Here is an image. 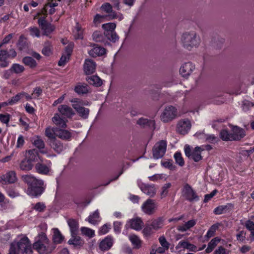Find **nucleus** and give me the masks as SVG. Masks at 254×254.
<instances>
[{"instance_id":"c9c22d12","label":"nucleus","mask_w":254,"mask_h":254,"mask_svg":"<svg viewBox=\"0 0 254 254\" xmlns=\"http://www.w3.org/2000/svg\"><path fill=\"white\" fill-rule=\"evenodd\" d=\"M225 42V39L219 36L214 37L211 41V44L214 47L219 49L221 48Z\"/></svg>"},{"instance_id":"ea45409f","label":"nucleus","mask_w":254,"mask_h":254,"mask_svg":"<svg viewBox=\"0 0 254 254\" xmlns=\"http://www.w3.org/2000/svg\"><path fill=\"white\" fill-rule=\"evenodd\" d=\"M22 62L25 65L29 66L31 68H33L37 66V63L33 58L31 57H25L23 58Z\"/></svg>"},{"instance_id":"dca6fc26","label":"nucleus","mask_w":254,"mask_h":254,"mask_svg":"<svg viewBox=\"0 0 254 254\" xmlns=\"http://www.w3.org/2000/svg\"><path fill=\"white\" fill-rule=\"evenodd\" d=\"M232 136L233 140H240L245 135V130L238 126H232Z\"/></svg>"},{"instance_id":"49530a36","label":"nucleus","mask_w":254,"mask_h":254,"mask_svg":"<svg viewBox=\"0 0 254 254\" xmlns=\"http://www.w3.org/2000/svg\"><path fill=\"white\" fill-rule=\"evenodd\" d=\"M220 239L218 237H215L208 243V247L207 249L205 250V251L207 253H211L214 248L217 245V243L220 242Z\"/></svg>"},{"instance_id":"6e6552de","label":"nucleus","mask_w":254,"mask_h":254,"mask_svg":"<svg viewBox=\"0 0 254 254\" xmlns=\"http://www.w3.org/2000/svg\"><path fill=\"white\" fill-rule=\"evenodd\" d=\"M158 209V203L154 199L150 198L145 201L141 206L142 211L146 214L152 215L154 214Z\"/></svg>"},{"instance_id":"e433bc0d","label":"nucleus","mask_w":254,"mask_h":254,"mask_svg":"<svg viewBox=\"0 0 254 254\" xmlns=\"http://www.w3.org/2000/svg\"><path fill=\"white\" fill-rule=\"evenodd\" d=\"M33 165L26 158L23 159L19 164V168L23 171H30L33 168Z\"/></svg>"},{"instance_id":"39448f33","label":"nucleus","mask_w":254,"mask_h":254,"mask_svg":"<svg viewBox=\"0 0 254 254\" xmlns=\"http://www.w3.org/2000/svg\"><path fill=\"white\" fill-rule=\"evenodd\" d=\"M177 115V110L173 106L166 107L160 116V120L164 123L174 120Z\"/></svg>"},{"instance_id":"8fccbe9b","label":"nucleus","mask_w":254,"mask_h":254,"mask_svg":"<svg viewBox=\"0 0 254 254\" xmlns=\"http://www.w3.org/2000/svg\"><path fill=\"white\" fill-rule=\"evenodd\" d=\"M232 133H229L228 130L223 129L220 132V137L224 141H232Z\"/></svg>"},{"instance_id":"1a4fd4ad","label":"nucleus","mask_w":254,"mask_h":254,"mask_svg":"<svg viewBox=\"0 0 254 254\" xmlns=\"http://www.w3.org/2000/svg\"><path fill=\"white\" fill-rule=\"evenodd\" d=\"M182 195L187 200L190 202L197 201L199 196L192 187L188 184H186L182 190Z\"/></svg>"},{"instance_id":"13d9d810","label":"nucleus","mask_w":254,"mask_h":254,"mask_svg":"<svg viewBox=\"0 0 254 254\" xmlns=\"http://www.w3.org/2000/svg\"><path fill=\"white\" fill-rule=\"evenodd\" d=\"M161 165L165 168H168L171 170H174L176 168V166L172 163V160L162 161H161Z\"/></svg>"},{"instance_id":"2eb2a0df","label":"nucleus","mask_w":254,"mask_h":254,"mask_svg":"<svg viewBox=\"0 0 254 254\" xmlns=\"http://www.w3.org/2000/svg\"><path fill=\"white\" fill-rule=\"evenodd\" d=\"M136 124L141 127L147 128L150 130H154L155 128V123L154 120H149L147 118H140L136 122Z\"/></svg>"},{"instance_id":"338daca9","label":"nucleus","mask_w":254,"mask_h":254,"mask_svg":"<svg viewBox=\"0 0 254 254\" xmlns=\"http://www.w3.org/2000/svg\"><path fill=\"white\" fill-rule=\"evenodd\" d=\"M8 195L11 197H15L19 195V193L14 188H9L7 190Z\"/></svg>"},{"instance_id":"c85d7f7f","label":"nucleus","mask_w":254,"mask_h":254,"mask_svg":"<svg viewBox=\"0 0 254 254\" xmlns=\"http://www.w3.org/2000/svg\"><path fill=\"white\" fill-rule=\"evenodd\" d=\"M183 248L184 249H187L190 251L196 252L197 251V247L195 245L190 243L188 241H181L179 243L178 245L176 247L177 250Z\"/></svg>"},{"instance_id":"bf43d9fd","label":"nucleus","mask_w":254,"mask_h":254,"mask_svg":"<svg viewBox=\"0 0 254 254\" xmlns=\"http://www.w3.org/2000/svg\"><path fill=\"white\" fill-rule=\"evenodd\" d=\"M245 226L247 229L250 230L251 232V235L254 239V223L249 220L246 221Z\"/></svg>"},{"instance_id":"423d86ee","label":"nucleus","mask_w":254,"mask_h":254,"mask_svg":"<svg viewBox=\"0 0 254 254\" xmlns=\"http://www.w3.org/2000/svg\"><path fill=\"white\" fill-rule=\"evenodd\" d=\"M167 148V142L162 140L155 144L152 148L153 157L154 159L161 158L164 155Z\"/></svg>"},{"instance_id":"6e6d98bb","label":"nucleus","mask_w":254,"mask_h":254,"mask_svg":"<svg viewBox=\"0 0 254 254\" xmlns=\"http://www.w3.org/2000/svg\"><path fill=\"white\" fill-rule=\"evenodd\" d=\"M99 218V213L98 210H96L94 213L90 215L88 217V222L92 224H95L97 223V220L96 219H98Z\"/></svg>"},{"instance_id":"f8f14e48","label":"nucleus","mask_w":254,"mask_h":254,"mask_svg":"<svg viewBox=\"0 0 254 254\" xmlns=\"http://www.w3.org/2000/svg\"><path fill=\"white\" fill-rule=\"evenodd\" d=\"M45 19L46 17H40L38 20V23L43 31L44 34L48 36L55 30V28L54 25L49 23Z\"/></svg>"},{"instance_id":"774afa93","label":"nucleus","mask_w":254,"mask_h":254,"mask_svg":"<svg viewBox=\"0 0 254 254\" xmlns=\"http://www.w3.org/2000/svg\"><path fill=\"white\" fill-rule=\"evenodd\" d=\"M218 192L217 190H213L210 193L205 194L204 196V202H206L212 198Z\"/></svg>"},{"instance_id":"0e129e2a","label":"nucleus","mask_w":254,"mask_h":254,"mask_svg":"<svg viewBox=\"0 0 254 254\" xmlns=\"http://www.w3.org/2000/svg\"><path fill=\"white\" fill-rule=\"evenodd\" d=\"M152 227L150 225L146 224L142 232L145 236H150L152 233Z\"/></svg>"},{"instance_id":"e2e57ef3","label":"nucleus","mask_w":254,"mask_h":254,"mask_svg":"<svg viewBox=\"0 0 254 254\" xmlns=\"http://www.w3.org/2000/svg\"><path fill=\"white\" fill-rule=\"evenodd\" d=\"M159 241L162 247L165 248L166 250H168L170 244L166 241L165 237H160L159 239Z\"/></svg>"},{"instance_id":"473e14b6","label":"nucleus","mask_w":254,"mask_h":254,"mask_svg":"<svg viewBox=\"0 0 254 254\" xmlns=\"http://www.w3.org/2000/svg\"><path fill=\"white\" fill-rule=\"evenodd\" d=\"M86 79L90 84L95 86L99 87L102 85V80L98 76H87Z\"/></svg>"},{"instance_id":"7c9ffc66","label":"nucleus","mask_w":254,"mask_h":254,"mask_svg":"<svg viewBox=\"0 0 254 254\" xmlns=\"http://www.w3.org/2000/svg\"><path fill=\"white\" fill-rule=\"evenodd\" d=\"M53 230V243L51 245H56L57 244L61 243L64 240V237L62 235L61 233L59 231L58 228H54Z\"/></svg>"},{"instance_id":"a18cd8bd","label":"nucleus","mask_w":254,"mask_h":254,"mask_svg":"<svg viewBox=\"0 0 254 254\" xmlns=\"http://www.w3.org/2000/svg\"><path fill=\"white\" fill-rule=\"evenodd\" d=\"M24 69L25 68L23 65L18 64H13L9 69V70L12 73L19 74L23 72Z\"/></svg>"},{"instance_id":"37998d69","label":"nucleus","mask_w":254,"mask_h":254,"mask_svg":"<svg viewBox=\"0 0 254 254\" xmlns=\"http://www.w3.org/2000/svg\"><path fill=\"white\" fill-rule=\"evenodd\" d=\"M74 91L78 94H84L88 92V85L87 84H77L74 88Z\"/></svg>"},{"instance_id":"a878e982","label":"nucleus","mask_w":254,"mask_h":254,"mask_svg":"<svg viewBox=\"0 0 254 254\" xmlns=\"http://www.w3.org/2000/svg\"><path fill=\"white\" fill-rule=\"evenodd\" d=\"M8 51L6 50H0V67L5 68L9 64V62L7 61Z\"/></svg>"},{"instance_id":"ddd939ff","label":"nucleus","mask_w":254,"mask_h":254,"mask_svg":"<svg viewBox=\"0 0 254 254\" xmlns=\"http://www.w3.org/2000/svg\"><path fill=\"white\" fill-rule=\"evenodd\" d=\"M138 187L141 191L150 197H154L156 193L154 185H149L144 183L138 184Z\"/></svg>"},{"instance_id":"c756f323","label":"nucleus","mask_w":254,"mask_h":254,"mask_svg":"<svg viewBox=\"0 0 254 254\" xmlns=\"http://www.w3.org/2000/svg\"><path fill=\"white\" fill-rule=\"evenodd\" d=\"M54 123L58 127H57L65 128L66 127L67 120H64L58 114H56L52 118Z\"/></svg>"},{"instance_id":"58836bf2","label":"nucleus","mask_w":254,"mask_h":254,"mask_svg":"<svg viewBox=\"0 0 254 254\" xmlns=\"http://www.w3.org/2000/svg\"><path fill=\"white\" fill-rule=\"evenodd\" d=\"M195 224V220L192 219L186 222L184 225L178 226L177 229L179 231L185 232L194 226Z\"/></svg>"},{"instance_id":"b1692460","label":"nucleus","mask_w":254,"mask_h":254,"mask_svg":"<svg viewBox=\"0 0 254 254\" xmlns=\"http://www.w3.org/2000/svg\"><path fill=\"white\" fill-rule=\"evenodd\" d=\"M25 158L33 164V162H37L39 159V153L35 149L29 150L26 151Z\"/></svg>"},{"instance_id":"f3484780","label":"nucleus","mask_w":254,"mask_h":254,"mask_svg":"<svg viewBox=\"0 0 254 254\" xmlns=\"http://www.w3.org/2000/svg\"><path fill=\"white\" fill-rule=\"evenodd\" d=\"M90 46L93 47L92 49L88 52V54L92 57L95 58L99 56H102L106 52V50L104 48L102 47L97 44H91Z\"/></svg>"},{"instance_id":"393cba45","label":"nucleus","mask_w":254,"mask_h":254,"mask_svg":"<svg viewBox=\"0 0 254 254\" xmlns=\"http://www.w3.org/2000/svg\"><path fill=\"white\" fill-rule=\"evenodd\" d=\"M92 37L93 39L96 42L104 43L105 46L110 45V43L106 40L104 33L102 34L101 32L96 31L93 33Z\"/></svg>"},{"instance_id":"680f3d73","label":"nucleus","mask_w":254,"mask_h":254,"mask_svg":"<svg viewBox=\"0 0 254 254\" xmlns=\"http://www.w3.org/2000/svg\"><path fill=\"white\" fill-rule=\"evenodd\" d=\"M254 106V104L248 100H244L243 102L242 108L243 110L246 111L251 107Z\"/></svg>"},{"instance_id":"7ed1b4c3","label":"nucleus","mask_w":254,"mask_h":254,"mask_svg":"<svg viewBox=\"0 0 254 254\" xmlns=\"http://www.w3.org/2000/svg\"><path fill=\"white\" fill-rule=\"evenodd\" d=\"M33 248L40 254H49L56 248V246L49 244V240L46 235L42 232L39 235L38 239L34 243Z\"/></svg>"},{"instance_id":"052dcab7","label":"nucleus","mask_w":254,"mask_h":254,"mask_svg":"<svg viewBox=\"0 0 254 254\" xmlns=\"http://www.w3.org/2000/svg\"><path fill=\"white\" fill-rule=\"evenodd\" d=\"M171 187V184L170 183L165 184L161 188L162 191L160 195L162 198L165 197L168 194V189Z\"/></svg>"},{"instance_id":"f257e3e1","label":"nucleus","mask_w":254,"mask_h":254,"mask_svg":"<svg viewBox=\"0 0 254 254\" xmlns=\"http://www.w3.org/2000/svg\"><path fill=\"white\" fill-rule=\"evenodd\" d=\"M23 181L28 185L27 194L33 197H37L42 194L45 189L44 181L36 179L31 175H23Z\"/></svg>"},{"instance_id":"69168bd1","label":"nucleus","mask_w":254,"mask_h":254,"mask_svg":"<svg viewBox=\"0 0 254 254\" xmlns=\"http://www.w3.org/2000/svg\"><path fill=\"white\" fill-rule=\"evenodd\" d=\"M46 208L45 205L42 202H37L34 207V209L39 212L44 211Z\"/></svg>"},{"instance_id":"20e7f679","label":"nucleus","mask_w":254,"mask_h":254,"mask_svg":"<svg viewBox=\"0 0 254 254\" xmlns=\"http://www.w3.org/2000/svg\"><path fill=\"white\" fill-rule=\"evenodd\" d=\"M104 30V36L106 39L112 43H116L119 39V36L115 31L116 24L113 22L104 24L102 25Z\"/></svg>"},{"instance_id":"72a5a7b5","label":"nucleus","mask_w":254,"mask_h":254,"mask_svg":"<svg viewBox=\"0 0 254 254\" xmlns=\"http://www.w3.org/2000/svg\"><path fill=\"white\" fill-rule=\"evenodd\" d=\"M67 224L70 228L71 234H73L74 235L75 233H77L79 229L77 220L72 218L69 219L67 220Z\"/></svg>"},{"instance_id":"4468645a","label":"nucleus","mask_w":254,"mask_h":254,"mask_svg":"<svg viewBox=\"0 0 254 254\" xmlns=\"http://www.w3.org/2000/svg\"><path fill=\"white\" fill-rule=\"evenodd\" d=\"M194 69V65L191 62L184 64L180 68V73L184 77H188Z\"/></svg>"},{"instance_id":"864d4df0","label":"nucleus","mask_w":254,"mask_h":254,"mask_svg":"<svg viewBox=\"0 0 254 254\" xmlns=\"http://www.w3.org/2000/svg\"><path fill=\"white\" fill-rule=\"evenodd\" d=\"M22 95V94L21 93L17 94L15 96L12 97L10 100H8L7 102H3L2 105H13L20 99Z\"/></svg>"},{"instance_id":"de8ad7c7","label":"nucleus","mask_w":254,"mask_h":254,"mask_svg":"<svg viewBox=\"0 0 254 254\" xmlns=\"http://www.w3.org/2000/svg\"><path fill=\"white\" fill-rule=\"evenodd\" d=\"M163 218L161 217H158L156 219L153 220L150 225L153 229L156 230L161 228L163 226Z\"/></svg>"},{"instance_id":"bb28decb","label":"nucleus","mask_w":254,"mask_h":254,"mask_svg":"<svg viewBox=\"0 0 254 254\" xmlns=\"http://www.w3.org/2000/svg\"><path fill=\"white\" fill-rule=\"evenodd\" d=\"M101 8L107 13H110V14L107 16L109 20H112L117 17V13L115 11H113L112 6L109 3L103 4L101 6Z\"/></svg>"},{"instance_id":"412c9836","label":"nucleus","mask_w":254,"mask_h":254,"mask_svg":"<svg viewBox=\"0 0 254 254\" xmlns=\"http://www.w3.org/2000/svg\"><path fill=\"white\" fill-rule=\"evenodd\" d=\"M58 109L61 115L67 118H71L75 115L72 109L66 105H61L58 107Z\"/></svg>"},{"instance_id":"79ce46f5","label":"nucleus","mask_w":254,"mask_h":254,"mask_svg":"<svg viewBox=\"0 0 254 254\" xmlns=\"http://www.w3.org/2000/svg\"><path fill=\"white\" fill-rule=\"evenodd\" d=\"M129 239L133 246V248L138 249L141 247V240L135 235H131L129 236Z\"/></svg>"},{"instance_id":"0eeeda50","label":"nucleus","mask_w":254,"mask_h":254,"mask_svg":"<svg viewBox=\"0 0 254 254\" xmlns=\"http://www.w3.org/2000/svg\"><path fill=\"white\" fill-rule=\"evenodd\" d=\"M203 150L201 147L196 146L191 151L190 145H186L185 146V153L186 155L190 159H192L195 162H198L202 158L201 155V152Z\"/></svg>"},{"instance_id":"aec40b11","label":"nucleus","mask_w":254,"mask_h":254,"mask_svg":"<svg viewBox=\"0 0 254 254\" xmlns=\"http://www.w3.org/2000/svg\"><path fill=\"white\" fill-rule=\"evenodd\" d=\"M47 143L51 148L58 154L62 152L64 148L63 143L57 137Z\"/></svg>"},{"instance_id":"4d7b16f0","label":"nucleus","mask_w":254,"mask_h":254,"mask_svg":"<svg viewBox=\"0 0 254 254\" xmlns=\"http://www.w3.org/2000/svg\"><path fill=\"white\" fill-rule=\"evenodd\" d=\"M174 158L175 159L176 163L180 166H183L185 164L184 159L182 156L181 153L179 152H176L174 154Z\"/></svg>"},{"instance_id":"603ef678","label":"nucleus","mask_w":254,"mask_h":254,"mask_svg":"<svg viewBox=\"0 0 254 254\" xmlns=\"http://www.w3.org/2000/svg\"><path fill=\"white\" fill-rule=\"evenodd\" d=\"M232 204H228L226 205H220L215 208L214 212L215 214H221L226 212V210L229 208V206H231Z\"/></svg>"},{"instance_id":"cd10ccee","label":"nucleus","mask_w":254,"mask_h":254,"mask_svg":"<svg viewBox=\"0 0 254 254\" xmlns=\"http://www.w3.org/2000/svg\"><path fill=\"white\" fill-rule=\"evenodd\" d=\"M128 224L131 229L138 231L142 229L143 223L140 218H136L129 220Z\"/></svg>"},{"instance_id":"f704fd0d","label":"nucleus","mask_w":254,"mask_h":254,"mask_svg":"<svg viewBox=\"0 0 254 254\" xmlns=\"http://www.w3.org/2000/svg\"><path fill=\"white\" fill-rule=\"evenodd\" d=\"M33 144L34 146L40 150V152L42 154H46L47 151H45V143L39 136H36L33 141Z\"/></svg>"},{"instance_id":"5fc2aeb1","label":"nucleus","mask_w":254,"mask_h":254,"mask_svg":"<svg viewBox=\"0 0 254 254\" xmlns=\"http://www.w3.org/2000/svg\"><path fill=\"white\" fill-rule=\"evenodd\" d=\"M77 113L83 119H87L89 114V110L85 107H81L77 110Z\"/></svg>"},{"instance_id":"a19ab883","label":"nucleus","mask_w":254,"mask_h":254,"mask_svg":"<svg viewBox=\"0 0 254 254\" xmlns=\"http://www.w3.org/2000/svg\"><path fill=\"white\" fill-rule=\"evenodd\" d=\"M56 129H57V127H53V128L47 127L46 128L45 134L48 137L47 142L56 138V135L55 134Z\"/></svg>"},{"instance_id":"c03bdc74","label":"nucleus","mask_w":254,"mask_h":254,"mask_svg":"<svg viewBox=\"0 0 254 254\" xmlns=\"http://www.w3.org/2000/svg\"><path fill=\"white\" fill-rule=\"evenodd\" d=\"M3 177V178H2V179L4 182L8 183H13L16 180L15 173L12 171L7 173Z\"/></svg>"},{"instance_id":"6ab92c4d","label":"nucleus","mask_w":254,"mask_h":254,"mask_svg":"<svg viewBox=\"0 0 254 254\" xmlns=\"http://www.w3.org/2000/svg\"><path fill=\"white\" fill-rule=\"evenodd\" d=\"M96 64L91 59H86L83 66L84 71L86 74H91L95 71Z\"/></svg>"},{"instance_id":"4be33fe9","label":"nucleus","mask_w":254,"mask_h":254,"mask_svg":"<svg viewBox=\"0 0 254 254\" xmlns=\"http://www.w3.org/2000/svg\"><path fill=\"white\" fill-rule=\"evenodd\" d=\"M63 128L57 127L55 132L56 137L64 140H69L71 137V132Z\"/></svg>"},{"instance_id":"9d476101","label":"nucleus","mask_w":254,"mask_h":254,"mask_svg":"<svg viewBox=\"0 0 254 254\" xmlns=\"http://www.w3.org/2000/svg\"><path fill=\"white\" fill-rule=\"evenodd\" d=\"M16 245L18 249L21 251V254H32L31 246L27 237L21 238Z\"/></svg>"},{"instance_id":"09e8293b","label":"nucleus","mask_w":254,"mask_h":254,"mask_svg":"<svg viewBox=\"0 0 254 254\" xmlns=\"http://www.w3.org/2000/svg\"><path fill=\"white\" fill-rule=\"evenodd\" d=\"M219 225L220 224L219 223L212 225L207 231V233L205 237L207 239H209L210 238L214 236L215 234L216 230L218 228Z\"/></svg>"},{"instance_id":"a211bd4d","label":"nucleus","mask_w":254,"mask_h":254,"mask_svg":"<svg viewBox=\"0 0 254 254\" xmlns=\"http://www.w3.org/2000/svg\"><path fill=\"white\" fill-rule=\"evenodd\" d=\"M71 238L68 240L67 243L73 245L74 248L80 249L84 244V241L81 238L77 236V233L71 234Z\"/></svg>"},{"instance_id":"3c124183","label":"nucleus","mask_w":254,"mask_h":254,"mask_svg":"<svg viewBox=\"0 0 254 254\" xmlns=\"http://www.w3.org/2000/svg\"><path fill=\"white\" fill-rule=\"evenodd\" d=\"M82 234L89 238H92L95 236L94 231L89 228L82 227L80 229Z\"/></svg>"},{"instance_id":"f03ea898","label":"nucleus","mask_w":254,"mask_h":254,"mask_svg":"<svg viewBox=\"0 0 254 254\" xmlns=\"http://www.w3.org/2000/svg\"><path fill=\"white\" fill-rule=\"evenodd\" d=\"M200 38L194 31L185 32L181 36V42L183 47L189 51L193 48L198 47L200 43Z\"/></svg>"},{"instance_id":"2f4dec72","label":"nucleus","mask_w":254,"mask_h":254,"mask_svg":"<svg viewBox=\"0 0 254 254\" xmlns=\"http://www.w3.org/2000/svg\"><path fill=\"white\" fill-rule=\"evenodd\" d=\"M35 169L36 172L43 175H47L50 172V167L41 163L36 164Z\"/></svg>"},{"instance_id":"4c0bfd02","label":"nucleus","mask_w":254,"mask_h":254,"mask_svg":"<svg viewBox=\"0 0 254 254\" xmlns=\"http://www.w3.org/2000/svg\"><path fill=\"white\" fill-rule=\"evenodd\" d=\"M17 46L19 51H22L28 48V43L26 39L23 36V35H21L19 37L17 43Z\"/></svg>"},{"instance_id":"5701e85b","label":"nucleus","mask_w":254,"mask_h":254,"mask_svg":"<svg viewBox=\"0 0 254 254\" xmlns=\"http://www.w3.org/2000/svg\"><path fill=\"white\" fill-rule=\"evenodd\" d=\"M113 239L112 237L108 236L103 239L99 244V248L102 251L109 250L112 246Z\"/></svg>"},{"instance_id":"9b49d317","label":"nucleus","mask_w":254,"mask_h":254,"mask_svg":"<svg viewBox=\"0 0 254 254\" xmlns=\"http://www.w3.org/2000/svg\"><path fill=\"white\" fill-rule=\"evenodd\" d=\"M191 127L190 121L188 119L180 120L177 126V131L181 134H187Z\"/></svg>"}]
</instances>
